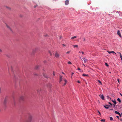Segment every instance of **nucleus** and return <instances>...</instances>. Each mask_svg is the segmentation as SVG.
Listing matches in <instances>:
<instances>
[{
  "label": "nucleus",
  "mask_w": 122,
  "mask_h": 122,
  "mask_svg": "<svg viewBox=\"0 0 122 122\" xmlns=\"http://www.w3.org/2000/svg\"><path fill=\"white\" fill-rule=\"evenodd\" d=\"M33 119V117L32 116L30 115L28 117V122H31Z\"/></svg>",
  "instance_id": "nucleus-1"
},
{
  "label": "nucleus",
  "mask_w": 122,
  "mask_h": 122,
  "mask_svg": "<svg viewBox=\"0 0 122 122\" xmlns=\"http://www.w3.org/2000/svg\"><path fill=\"white\" fill-rule=\"evenodd\" d=\"M24 99V97L23 96H21L20 97L19 99V101H23Z\"/></svg>",
  "instance_id": "nucleus-2"
},
{
  "label": "nucleus",
  "mask_w": 122,
  "mask_h": 122,
  "mask_svg": "<svg viewBox=\"0 0 122 122\" xmlns=\"http://www.w3.org/2000/svg\"><path fill=\"white\" fill-rule=\"evenodd\" d=\"M55 56L56 58H58L59 57V55L57 51H56L55 54Z\"/></svg>",
  "instance_id": "nucleus-3"
},
{
  "label": "nucleus",
  "mask_w": 122,
  "mask_h": 122,
  "mask_svg": "<svg viewBox=\"0 0 122 122\" xmlns=\"http://www.w3.org/2000/svg\"><path fill=\"white\" fill-rule=\"evenodd\" d=\"M6 26L7 28H8L12 32H13V31L11 28L9 26L7 25H6Z\"/></svg>",
  "instance_id": "nucleus-4"
},
{
  "label": "nucleus",
  "mask_w": 122,
  "mask_h": 122,
  "mask_svg": "<svg viewBox=\"0 0 122 122\" xmlns=\"http://www.w3.org/2000/svg\"><path fill=\"white\" fill-rule=\"evenodd\" d=\"M117 34L119 36V37H122L121 35L120 32V31L119 30H118L117 31Z\"/></svg>",
  "instance_id": "nucleus-5"
},
{
  "label": "nucleus",
  "mask_w": 122,
  "mask_h": 122,
  "mask_svg": "<svg viewBox=\"0 0 122 122\" xmlns=\"http://www.w3.org/2000/svg\"><path fill=\"white\" fill-rule=\"evenodd\" d=\"M69 3V1L68 0H66L65 2V5H68Z\"/></svg>",
  "instance_id": "nucleus-6"
},
{
  "label": "nucleus",
  "mask_w": 122,
  "mask_h": 122,
  "mask_svg": "<svg viewBox=\"0 0 122 122\" xmlns=\"http://www.w3.org/2000/svg\"><path fill=\"white\" fill-rule=\"evenodd\" d=\"M104 106L106 109H108L109 108L110 106L109 105H104Z\"/></svg>",
  "instance_id": "nucleus-7"
},
{
  "label": "nucleus",
  "mask_w": 122,
  "mask_h": 122,
  "mask_svg": "<svg viewBox=\"0 0 122 122\" xmlns=\"http://www.w3.org/2000/svg\"><path fill=\"white\" fill-rule=\"evenodd\" d=\"M7 97H6L5 98V100H4V103L5 104H6V102H7Z\"/></svg>",
  "instance_id": "nucleus-8"
},
{
  "label": "nucleus",
  "mask_w": 122,
  "mask_h": 122,
  "mask_svg": "<svg viewBox=\"0 0 122 122\" xmlns=\"http://www.w3.org/2000/svg\"><path fill=\"white\" fill-rule=\"evenodd\" d=\"M5 7L6 8L9 10H11V8L9 7L6 6Z\"/></svg>",
  "instance_id": "nucleus-9"
},
{
  "label": "nucleus",
  "mask_w": 122,
  "mask_h": 122,
  "mask_svg": "<svg viewBox=\"0 0 122 122\" xmlns=\"http://www.w3.org/2000/svg\"><path fill=\"white\" fill-rule=\"evenodd\" d=\"M83 59L84 62L85 63H86L87 61V60L85 58H83Z\"/></svg>",
  "instance_id": "nucleus-10"
},
{
  "label": "nucleus",
  "mask_w": 122,
  "mask_h": 122,
  "mask_svg": "<svg viewBox=\"0 0 122 122\" xmlns=\"http://www.w3.org/2000/svg\"><path fill=\"white\" fill-rule=\"evenodd\" d=\"M101 98L103 100H104V96L103 95H101Z\"/></svg>",
  "instance_id": "nucleus-11"
},
{
  "label": "nucleus",
  "mask_w": 122,
  "mask_h": 122,
  "mask_svg": "<svg viewBox=\"0 0 122 122\" xmlns=\"http://www.w3.org/2000/svg\"><path fill=\"white\" fill-rule=\"evenodd\" d=\"M64 81H65V82L64 83V86H65L66 84L67 81L65 79L64 80Z\"/></svg>",
  "instance_id": "nucleus-12"
},
{
  "label": "nucleus",
  "mask_w": 122,
  "mask_h": 122,
  "mask_svg": "<svg viewBox=\"0 0 122 122\" xmlns=\"http://www.w3.org/2000/svg\"><path fill=\"white\" fill-rule=\"evenodd\" d=\"M39 66L38 65L36 66L35 67V69H37L39 67Z\"/></svg>",
  "instance_id": "nucleus-13"
},
{
  "label": "nucleus",
  "mask_w": 122,
  "mask_h": 122,
  "mask_svg": "<svg viewBox=\"0 0 122 122\" xmlns=\"http://www.w3.org/2000/svg\"><path fill=\"white\" fill-rule=\"evenodd\" d=\"M115 113L116 114H120V113L118 112L117 111H115Z\"/></svg>",
  "instance_id": "nucleus-14"
},
{
  "label": "nucleus",
  "mask_w": 122,
  "mask_h": 122,
  "mask_svg": "<svg viewBox=\"0 0 122 122\" xmlns=\"http://www.w3.org/2000/svg\"><path fill=\"white\" fill-rule=\"evenodd\" d=\"M73 47H74V48H75V47H77V48H78V45H73Z\"/></svg>",
  "instance_id": "nucleus-15"
},
{
  "label": "nucleus",
  "mask_w": 122,
  "mask_h": 122,
  "mask_svg": "<svg viewBox=\"0 0 122 122\" xmlns=\"http://www.w3.org/2000/svg\"><path fill=\"white\" fill-rule=\"evenodd\" d=\"M117 100L120 103L121 101L120 99L119 98H118L117 99Z\"/></svg>",
  "instance_id": "nucleus-16"
},
{
  "label": "nucleus",
  "mask_w": 122,
  "mask_h": 122,
  "mask_svg": "<svg viewBox=\"0 0 122 122\" xmlns=\"http://www.w3.org/2000/svg\"><path fill=\"white\" fill-rule=\"evenodd\" d=\"M82 76H88V75H86V74H83Z\"/></svg>",
  "instance_id": "nucleus-17"
},
{
  "label": "nucleus",
  "mask_w": 122,
  "mask_h": 122,
  "mask_svg": "<svg viewBox=\"0 0 122 122\" xmlns=\"http://www.w3.org/2000/svg\"><path fill=\"white\" fill-rule=\"evenodd\" d=\"M112 102L115 104H116V102L115 101V100H114H114H112Z\"/></svg>",
  "instance_id": "nucleus-18"
},
{
  "label": "nucleus",
  "mask_w": 122,
  "mask_h": 122,
  "mask_svg": "<svg viewBox=\"0 0 122 122\" xmlns=\"http://www.w3.org/2000/svg\"><path fill=\"white\" fill-rule=\"evenodd\" d=\"M43 76L45 77H46V78H47V76L45 74H43Z\"/></svg>",
  "instance_id": "nucleus-19"
},
{
  "label": "nucleus",
  "mask_w": 122,
  "mask_h": 122,
  "mask_svg": "<svg viewBox=\"0 0 122 122\" xmlns=\"http://www.w3.org/2000/svg\"><path fill=\"white\" fill-rule=\"evenodd\" d=\"M76 38V36H73V37H72L71 38V39H75Z\"/></svg>",
  "instance_id": "nucleus-20"
},
{
  "label": "nucleus",
  "mask_w": 122,
  "mask_h": 122,
  "mask_svg": "<svg viewBox=\"0 0 122 122\" xmlns=\"http://www.w3.org/2000/svg\"><path fill=\"white\" fill-rule=\"evenodd\" d=\"M110 120L111 121H112L113 120V118L112 117H110Z\"/></svg>",
  "instance_id": "nucleus-21"
},
{
  "label": "nucleus",
  "mask_w": 122,
  "mask_h": 122,
  "mask_svg": "<svg viewBox=\"0 0 122 122\" xmlns=\"http://www.w3.org/2000/svg\"><path fill=\"white\" fill-rule=\"evenodd\" d=\"M67 63L68 64H71V62H70V61H68Z\"/></svg>",
  "instance_id": "nucleus-22"
},
{
  "label": "nucleus",
  "mask_w": 122,
  "mask_h": 122,
  "mask_svg": "<svg viewBox=\"0 0 122 122\" xmlns=\"http://www.w3.org/2000/svg\"><path fill=\"white\" fill-rule=\"evenodd\" d=\"M105 64L107 66H109V65L107 63H105Z\"/></svg>",
  "instance_id": "nucleus-23"
},
{
  "label": "nucleus",
  "mask_w": 122,
  "mask_h": 122,
  "mask_svg": "<svg viewBox=\"0 0 122 122\" xmlns=\"http://www.w3.org/2000/svg\"><path fill=\"white\" fill-rule=\"evenodd\" d=\"M107 98L108 99H111V98L110 97H109L108 96H107Z\"/></svg>",
  "instance_id": "nucleus-24"
},
{
  "label": "nucleus",
  "mask_w": 122,
  "mask_h": 122,
  "mask_svg": "<svg viewBox=\"0 0 122 122\" xmlns=\"http://www.w3.org/2000/svg\"><path fill=\"white\" fill-rule=\"evenodd\" d=\"M101 121L102 122L103 121L104 122L105 121V120L104 119H102L101 120Z\"/></svg>",
  "instance_id": "nucleus-25"
},
{
  "label": "nucleus",
  "mask_w": 122,
  "mask_h": 122,
  "mask_svg": "<svg viewBox=\"0 0 122 122\" xmlns=\"http://www.w3.org/2000/svg\"><path fill=\"white\" fill-rule=\"evenodd\" d=\"M97 112H98V113H99V115L101 116V114L100 112L98 110H97Z\"/></svg>",
  "instance_id": "nucleus-26"
},
{
  "label": "nucleus",
  "mask_w": 122,
  "mask_h": 122,
  "mask_svg": "<svg viewBox=\"0 0 122 122\" xmlns=\"http://www.w3.org/2000/svg\"><path fill=\"white\" fill-rule=\"evenodd\" d=\"M79 53H82L83 54L84 53V52H83V51H81V52L79 51Z\"/></svg>",
  "instance_id": "nucleus-27"
},
{
  "label": "nucleus",
  "mask_w": 122,
  "mask_h": 122,
  "mask_svg": "<svg viewBox=\"0 0 122 122\" xmlns=\"http://www.w3.org/2000/svg\"><path fill=\"white\" fill-rule=\"evenodd\" d=\"M98 81L101 84H102V83H101V81H99V80H98Z\"/></svg>",
  "instance_id": "nucleus-28"
},
{
  "label": "nucleus",
  "mask_w": 122,
  "mask_h": 122,
  "mask_svg": "<svg viewBox=\"0 0 122 122\" xmlns=\"http://www.w3.org/2000/svg\"><path fill=\"white\" fill-rule=\"evenodd\" d=\"M62 76L61 75L60 76V79H62Z\"/></svg>",
  "instance_id": "nucleus-29"
},
{
  "label": "nucleus",
  "mask_w": 122,
  "mask_h": 122,
  "mask_svg": "<svg viewBox=\"0 0 122 122\" xmlns=\"http://www.w3.org/2000/svg\"><path fill=\"white\" fill-rule=\"evenodd\" d=\"M70 52V51H68L66 52V53L67 54H69Z\"/></svg>",
  "instance_id": "nucleus-30"
},
{
  "label": "nucleus",
  "mask_w": 122,
  "mask_h": 122,
  "mask_svg": "<svg viewBox=\"0 0 122 122\" xmlns=\"http://www.w3.org/2000/svg\"><path fill=\"white\" fill-rule=\"evenodd\" d=\"M108 52L109 53V54H110V53H112V52H111V51H108Z\"/></svg>",
  "instance_id": "nucleus-31"
},
{
  "label": "nucleus",
  "mask_w": 122,
  "mask_h": 122,
  "mask_svg": "<svg viewBox=\"0 0 122 122\" xmlns=\"http://www.w3.org/2000/svg\"><path fill=\"white\" fill-rule=\"evenodd\" d=\"M2 52V50L0 49V52Z\"/></svg>",
  "instance_id": "nucleus-32"
},
{
  "label": "nucleus",
  "mask_w": 122,
  "mask_h": 122,
  "mask_svg": "<svg viewBox=\"0 0 122 122\" xmlns=\"http://www.w3.org/2000/svg\"><path fill=\"white\" fill-rule=\"evenodd\" d=\"M62 79H60L59 82L60 83L62 81Z\"/></svg>",
  "instance_id": "nucleus-33"
},
{
  "label": "nucleus",
  "mask_w": 122,
  "mask_h": 122,
  "mask_svg": "<svg viewBox=\"0 0 122 122\" xmlns=\"http://www.w3.org/2000/svg\"><path fill=\"white\" fill-rule=\"evenodd\" d=\"M108 103L110 104L111 106H112V104L110 102H109Z\"/></svg>",
  "instance_id": "nucleus-34"
},
{
  "label": "nucleus",
  "mask_w": 122,
  "mask_h": 122,
  "mask_svg": "<svg viewBox=\"0 0 122 122\" xmlns=\"http://www.w3.org/2000/svg\"><path fill=\"white\" fill-rule=\"evenodd\" d=\"M117 81H118V82L119 83H120V81H119V80L118 79H117Z\"/></svg>",
  "instance_id": "nucleus-35"
},
{
  "label": "nucleus",
  "mask_w": 122,
  "mask_h": 122,
  "mask_svg": "<svg viewBox=\"0 0 122 122\" xmlns=\"http://www.w3.org/2000/svg\"><path fill=\"white\" fill-rule=\"evenodd\" d=\"M111 52H112V53H115V54H116V53H115L113 51H111Z\"/></svg>",
  "instance_id": "nucleus-36"
},
{
  "label": "nucleus",
  "mask_w": 122,
  "mask_h": 122,
  "mask_svg": "<svg viewBox=\"0 0 122 122\" xmlns=\"http://www.w3.org/2000/svg\"><path fill=\"white\" fill-rule=\"evenodd\" d=\"M74 74V73L73 72L71 74V76H72Z\"/></svg>",
  "instance_id": "nucleus-37"
},
{
  "label": "nucleus",
  "mask_w": 122,
  "mask_h": 122,
  "mask_svg": "<svg viewBox=\"0 0 122 122\" xmlns=\"http://www.w3.org/2000/svg\"><path fill=\"white\" fill-rule=\"evenodd\" d=\"M49 53L50 54V55L51 56L52 55V54L51 53L50 51H49Z\"/></svg>",
  "instance_id": "nucleus-38"
},
{
  "label": "nucleus",
  "mask_w": 122,
  "mask_h": 122,
  "mask_svg": "<svg viewBox=\"0 0 122 122\" xmlns=\"http://www.w3.org/2000/svg\"><path fill=\"white\" fill-rule=\"evenodd\" d=\"M116 117L118 118V119H119V117L118 116H116Z\"/></svg>",
  "instance_id": "nucleus-39"
},
{
  "label": "nucleus",
  "mask_w": 122,
  "mask_h": 122,
  "mask_svg": "<svg viewBox=\"0 0 122 122\" xmlns=\"http://www.w3.org/2000/svg\"><path fill=\"white\" fill-rule=\"evenodd\" d=\"M120 57L121 59V60H122V56H121Z\"/></svg>",
  "instance_id": "nucleus-40"
},
{
  "label": "nucleus",
  "mask_w": 122,
  "mask_h": 122,
  "mask_svg": "<svg viewBox=\"0 0 122 122\" xmlns=\"http://www.w3.org/2000/svg\"><path fill=\"white\" fill-rule=\"evenodd\" d=\"M78 70H81V69H80L79 68H78Z\"/></svg>",
  "instance_id": "nucleus-41"
},
{
  "label": "nucleus",
  "mask_w": 122,
  "mask_h": 122,
  "mask_svg": "<svg viewBox=\"0 0 122 122\" xmlns=\"http://www.w3.org/2000/svg\"><path fill=\"white\" fill-rule=\"evenodd\" d=\"M77 82L79 83H80V81H77Z\"/></svg>",
  "instance_id": "nucleus-42"
},
{
  "label": "nucleus",
  "mask_w": 122,
  "mask_h": 122,
  "mask_svg": "<svg viewBox=\"0 0 122 122\" xmlns=\"http://www.w3.org/2000/svg\"><path fill=\"white\" fill-rule=\"evenodd\" d=\"M44 63H45L46 62V61H44Z\"/></svg>",
  "instance_id": "nucleus-43"
},
{
  "label": "nucleus",
  "mask_w": 122,
  "mask_h": 122,
  "mask_svg": "<svg viewBox=\"0 0 122 122\" xmlns=\"http://www.w3.org/2000/svg\"><path fill=\"white\" fill-rule=\"evenodd\" d=\"M37 6V5H35V6H34V8H35L36 7V6Z\"/></svg>",
  "instance_id": "nucleus-44"
},
{
  "label": "nucleus",
  "mask_w": 122,
  "mask_h": 122,
  "mask_svg": "<svg viewBox=\"0 0 122 122\" xmlns=\"http://www.w3.org/2000/svg\"><path fill=\"white\" fill-rule=\"evenodd\" d=\"M53 75L54 76H55V73H54V72L53 73Z\"/></svg>",
  "instance_id": "nucleus-45"
},
{
  "label": "nucleus",
  "mask_w": 122,
  "mask_h": 122,
  "mask_svg": "<svg viewBox=\"0 0 122 122\" xmlns=\"http://www.w3.org/2000/svg\"><path fill=\"white\" fill-rule=\"evenodd\" d=\"M117 53L118 54H120V53H120V52H117Z\"/></svg>",
  "instance_id": "nucleus-46"
},
{
  "label": "nucleus",
  "mask_w": 122,
  "mask_h": 122,
  "mask_svg": "<svg viewBox=\"0 0 122 122\" xmlns=\"http://www.w3.org/2000/svg\"><path fill=\"white\" fill-rule=\"evenodd\" d=\"M119 116L120 117H121V114H120H120H118Z\"/></svg>",
  "instance_id": "nucleus-47"
},
{
  "label": "nucleus",
  "mask_w": 122,
  "mask_h": 122,
  "mask_svg": "<svg viewBox=\"0 0 122 122\" xmlns=\"http://www.w3.org/2000/svg\"><path fill=\"white\" fill-rule=\"evenodd\" d=\"M119 54L120 55V57L121 56H122L121 53H120Z\"/></svg>",
  "instance_id": "nucleus-48"
},
{
  "label": "nucleus",
  "mask_w": 122,
  "mask_h": 122,
  "mask_svg": "<svg viewBox=\"0 0 122 122\" xmlns=\"http://www.w3.org/2000/svg\"><path fill=\"white\" fill-rule=\"evenodd\" d=\"M47 36V35H45V37H46V36Z\"/></svg>",
  "instance_id": "nucleus-49"
},
{
  "label": "nucleus",
  "mask_w": 122,
  "mask_h": 122,
  "mask_svg": "<svg viewBox=\"0 0 122 122\" xmlns=\"http://www.w3.org/2000/svg\"><path fill=\"white\" fill-rule=\"evenodd\" d=\"M62 45H63L64 46H65V45L64 44H62Z\"/></svg>",
  "instance_id": "nucleus-50"
},
{
  "label": "nucleus",
  "mask_w": 122,
  "mask_h": 122,
  "mask_svg": "<svg viewBox=\"0 0 122 122\" xmlns=\"http://www.w3.org/2000/svg\"><path fill=\"white\" fill-rule=\"evenodd\" d=\"M82 65H83L84 66H85V65L84 64H82Z\"/></svg>",
  "instance_id": "nucleus-51"
},
{
  "label": "nucleus",
  "mask_w": 122,
  "mask_h": 122,
  "mask_svg": "<svg viewBox=\"0 0 122 122\" xmlns=\"http://www.w3.org/2000/svg\"><path fill=\"white\" fill-rule=\"evenodd\" d=\"M83 41H85V38H84V40H83Z\"/></svg>",
  "instance_id": "nucleus-52"
},
{
  "label": "nucleus",
  "mask_w": 122,
  "mask_h": 122,
  "mask_svg": "<svg viewBox=\"0 0 122 122\" xmlns=\"http://www.w3.org/2000/svg\"><path fill=\"white\" fill-rule=\"evenodd\" d=\"M113 109H110V110H113Z\"/></svg>",
  "instance_id": "nucleus-53"
},
{
  "label": "nucleus",
  "mask_w": 122,
  "mask_h": 122,
  "mask_svg": "<svg viewBox=\"0 0 122 122\" xmlns=\"http://www.w3.org/2000/svg\"><path fill=\"white\" fill-rule=\"evenodd\" d=\"M120 121H122V119H121L120 120Z\"/></svg>",
  "instance_id": "nucleus-54"
},
{
  "label": "nucleus",
  "mask_w": 122,
  "mask_h": 122,
  "mask_svg": "<svg viewBox=\"0 0 122 122\" xmlns=\"http://www.w3.org/2000/svg\"><path fill=\"white\" fill-rule=\"evenodd\" d=\"M114 105V107H115V104H114V105Z\"/></svg>",
  "instance_id": "nucleus-55"
},
{
  "label": "nucleus",
  "mask_w": 122,
  "mask_h": 122,
  "mask_svg": "<svg viewBox=\"0 0 122 122\" xmlns=\"http://www.w3.org/2000/svg\"><path fill=\"white\" fill-rule=\"evenodd\" d=\"M80 58H81V60H82V59H81V57H80Z\"/></svg>",
  "instance_id": "nucleus-56"
},
{
  "label": "nucleus",
  "mask_w": 122,
  "mask_h": 122,
  "mask_svg": "<svg viewBox=\"0 0 122 122\" xmlns=\"http://www.w3.org/2000/svg\"><path fill=\"white\" fill-rule=\"evenodd\" d=\"M62 73L64 74V72H62Z\"/></svg>",
  "instance_id": "nucleus-57"
},
{
  "label": "nucleus",
  "mask_w": 122,
  "mask_h": 122,
  "mask_svg": "<svg viewBox=\"0 0 122 122\" xmlns=\"http://www.w3.org/2000/svg\"><path fill=\"white\" fill-rule=\"evenodd\" d=\"M37 92H39V91H38V90H37Z\"/></svg>",
  "instance_id": "nucleus-58"
},
{
  "label": "nucleus",
  "mask_w": 122,
  "mask_h": 122,
  "mask_svg": "<svg viewBox=\"0 0 122 122\" xmlns=\"http://www.w3.org/2000/svg\"><path fill=\"white\" fill-rule=\"evenodd\" d=\"M120 95L121 96H122V95L121 94H120Z\"/></svg>",
  "instance_id": "nucleus-59"
},
{
  "label": "nucleus",
  "mask_w": 122,
  "mask_h": 122,
  "mask_svg": "<svg viewBox=\"0 0 122 122\" xmlns=\"http://www.w3.org/2000/svg\"><path fill=\"white\" fill-rule=\"evenodd\" d=\"M40 90H41V89H40Z\"/></svg>",
  "instance_id": "nucleus-60"
},
{
  "label": "nucleus",
  "mask_w": 122,
  "mask_h": 122,
  "mask_svg": "<svg viewBox=\"0 0 122 122\" xmlns=\"http://www.w3.org/2000/svg\"><path fill=\"white\" fill-rule=\"evenodd\" d=\"M121 115H122V113H121Z\"/></svg>",
  "instance_id": "nucleus-61"
},
{
  "label": "nucleus",
  "mask_w": 122,
  "mask_h": 122,
  "mask_svg": "<svg viewBox=\"0 0 122 122\" xmlns=\"http://www.w3.org/2000/svg\"><path fill=\"white\" fill-rule=\"evenodd\" d=\"M109 73H111V72H109Z\"/></svg>",
  "instance_id": "nucleus-62"
},
{
  "label": "nucleus",
  "mask_w": 122,
  "mask_h": 122,
  "mask_svg": "<svg viewBox=\"0 0 122 122\" xmlns=\"http://www.w3.org/2000/svg\"><path fill=\"white\" fill-rule=\"evenodd\" d=\"M0 90H1V88H0Z\"/></svg>",
  "instance_id": "nucleus-63"
},
{
  "label": "nucleus",
  "mask_w": 122,
  "mask_h": 122,
  "mask_svg": "<svg viewBox=\"0 0 122 122\" xmlns=\"http://www.w3.org/2000/svg\"><path fill=\"white\" fill-rule=\"evenodd\" d=\"M1 111V110L0 109V112Z\"/></svg>",
  "instance_id": "nucleus-64"
}]
</instances>
